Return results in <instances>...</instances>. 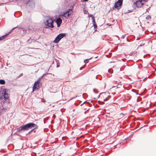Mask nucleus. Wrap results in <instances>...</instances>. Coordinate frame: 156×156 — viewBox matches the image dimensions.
I'll use <instances>...</instances> for the list:
<instances>
[{
	"label": "nucleus",
	"mask_w": 156,
	"mask_h": 156,
	"mask_svg": "<svg viewBox=\"0 0 156 156\" xmlns=\"http://www.w3.org/2000/svg\"><path fill=\"white\" fill-rule=\"evenodd\" d=\"M47 73L44 74L41 77L39 78L34 83V86L33 87V91H35L36 89H38L39 87L40 80V79L42 78Z\"/></svg>",
	"instance_id": "1"
},
{
	"label": "nucleus",
	"mask_w": 156,
	"mask_h": 156,
	"mask_svg": "<svg viewBox=\"0 0 156 156\" xmlns=\"http://www.w3.org/2000/svg\"><path fill=\"white\" fill-rule=\"evenodd\" d=\"M73 10L72 9H68L61 15V16L64 17L66 19H68L69 18Z\"/></svg>",
	"instance_id": "2"
},
{
	"label": "nucleus",
	"mask_w": 156,
	"mask_h": 156,
	"mask_svg": "<svg viewBox=\"0 0 156 156\" xmlns=\"http://www.w3.org/2000/svg\"><path fill=\"white\" fill-rule=\"evenodd\" d=\"M7 91V89H3L2 91V94L5 99V102L7 103H9V95L6 92Z\"/></svg>",
	"instance_id": "3"
},
{
	"label": "nucleus",
	"mask_w": 156,
	"mask_h": 156,
	"mask_svg": "<svg viewBox=\"0 0 156 156\" xmlns=\"http://www.w3.org/2000/svg\"><path fill=\"white\" fill-rule=\"evenodd\" d=\"M53 23L54 21L52 18H50L47 20L46 21L44 22V23L46 26L51 28H53L54 27Z\"/></svg>",
	"instance_id": "4"
},
{
	"label": "nucleus",
	"mask_w": 156,
	"mask_h": 156,
	"mask_svg": "<svg viewBox=\"0 0 156 156\" xmlns=\"http://www.w3.org/2000/svg\"><path fill=\"white\" fill-rule=\"evenodd\" d=\"M66 36V34L65 33H61L59 34L55 38L54 41V42L58 43L62 38L65 37Z\"/></svg>",
	"instance_id": "5"
},
{
	"label": "nucleus",
	"mask_w": 156,
	"mask_h": 156,
	"mask_svg": "<svg viewBox=\"0 0 156 156\" xmlns=\"http://www.w3.org/2000/svg\"><path fill=\"white\" fill-rule=\"evenodd\" d=\"M18 28L20 30H23V31L24 33H26V30H25L23 29L21 27H15L13 28L8 33L6 34L5 35L2 36L0 37V41L2 40H3L5 38H6L7 36H8L9 34L11 33L12 30H14V29H15L16 28Z\"/></svg>",
	"instance_id": "6"
},
{
	"label": "nucleus",
	"mask_w": 156,
	"mask_h": 156,
	"mask_svg": "<svg viewBox=\"0 0 156 156\" xmlns=\"http://www.w3.org/2000/svg\"><path fill=\"white\" fill-rule=\"evenodd\" d=\"M27 124L28 129H33L30 132V133L33 131L34 129H36L38 127V126L36 124L33 123H29Z\"/></svg>",
	"instance_id": "7"
},
{
	"label": "nucleus",
	"mask_w": 156,
	"mask_h": 156,
	"mask_svg": "<svg viewBox=\"0 0 156 156\" xmlns=\"http://www.w3.org/2000/svg\"><path fill=\"white\" fill-rule=\"evenodd\" d=\"M28 129L27 124L21 126L20 128L17 129V131L18 132H20L22 130H27Z\"/></svg>",
	"instance_id": "8"
},
{
	"label": "nucleus",
	"mask_w": 156,
	"mask_h": 156,
	"mask_svg": "<svg viewBox=\"0 0 156 156\" xmlns=\"http://www.w3.org/2000/svg\"><path fill=\"white\" fill-rule=\"evenodd\" d=\"M102 95L103 97V100L104 101H107L110 98V97L108 95V93H104L102 94Z\"/></svg>",
	"instance_id": "9"
},
{
	"label": "nucleus",
	"mask_w": 156,
	"mask_h": 156,
	"mask_svg": "<svg viewBox=\"0 0 156 156\" xmlns=\"http://www.w3.org/2000/svg\"><path fill=\"white\" fill-rule=\"evenodd\" d=\"M142 5V2H141L140 0H139L134 2L133 5V6L135 8H136V7L139 8Z\"/></svg>",
	"instance_id": "10"
},
{
	"label": "nucleus",
	"mask_w": 156,
	"mask_h": 156,
	"mask_svg": "<svg viewBox=\"0 0 156 156\" xmlns=\"http://www.w3.org/2000/svg\"><path fill=\"white\" fill-rule=\"evenodd\" d=\"M27 5L29 6H31L33 7L35 5L34 0H28L27 3Z\"/></svg>",
	"instance_id": "11"
},
{
	"label": "nucleus",
	"mask_w": 156,
	"mask_h": 156,
	"mask_svg": "<svg viewBox=\"0 0 156 156\" xmlns=\"http://www.w3.org/2000/svg\"><path fill=\"white\" fill-rule=\"evenodd\" d=\"M122 4L120 2H119V1H118L115 4L114 6L115 8L119 9L121 8Z\"/></svg>",
	"instance_id": "12"
},
{
	"label": "nucleus",
	"mask_w": 156,
	"mask_h": 156,
	"mask_svg": "<svg viewBox=\"0 0 156 156\" xmlns=\"http://www.w3.org/2000/svg\"><path fill=\"white\" fill-rule=\"evenodd\" d=\"M62 20L60 18H58L56 19V23L57 24L58 27H59L60 26L61 24L62 23Z\"/></svg>",
	"instance_id": "13"
},
{
	"label": "nucleus",
	"mask_w": 156,
	"mask_h": 156,
	"mask_svg": "<svg viewBox=\"0 0 156 156\" xmlns=\"http://www.w3.org/2000/svg\"><path fill=\"white\" fill-rule=\"evenodd\" d=\"M32 42V39L30 38L26 42L27 44H30Z\"/></svg>",
	"instance_id": "14"
},
{
	"label": "nucleus",
	"mask_w": 156,
	"mask_h": 156,
	"mask_svg": "<svg viewBox=\"0 0 156 156\" xmlns=\"http://www.w3.org/2000/svg\"><path fill=\"white\" fill-rule=\"evenodd\" d=\"M5 83V81L2 79L0 80V84H4Z\"/></svg>",
	"instance_id": "15"
},
{
	"label": "nucleus",
	"mask_w": 156,
	"mask_h": 156,
	"mask_svg": "<svg viewBox=\"0 0 156 156\" xmlns=\"http://www.w3.org/2000/svg\"><path fill=\"white\" fill-rule=\"evenodd\" d=\"M92 22L93 23V26H94V28L95 29L97 28V25L96 24V23L95 20L94 21V22L92 21Z\"/></svg>",
	"instance_id": "16"
},
{
	"label": "nucleus",
	"mask_w": 156,
	"mask_h": 156,
	"mask_svg": "<svg viewBox=\"0 0 156 156\" xmlns=\"http://www.w3.org/2000/svg\"><path fill=\"white\" fill-rule=\"evenodd\" d=\"M90 16L92 18V21L94 22L95 20L94 17L93 16V15H92L91 14Z\"/></svg>",
	"instance_id": "17"
},
{
	"label": "nucleus",
	"mask_w": 156,
	"mask_h": 156,
	"mask_svg": "<svg viewBox=\"0 0 156 156\" xmlns=\"http://www.w3.org/2000/svg\"><path fill=\"white\" fill-rule=\"evenodd\" d=\"M92 58H91L88 59H86L84 60V62L85 63H87L88 62V60L91 59Z\"/></svg>",
	"instance_id": "18"
},
{
	"label": "nucleus",
	"mask_w": 156,
	"mask_h": 156,
	"mask_svg": "<svg viewBox=\"0 0 156 156\" xmlns=\"http://www.w3.org/2000/svg\"><path fill=\"white\" fill-rule=\"evenodd\" d=\"M146 18L147 20L150 19H151V17L150 16L148 15L146 17Z\"/></svg>",
	"instance_id": "19"
},
{
	"label": "nucleus",
	"mask_w": 156,
	"mask_h": 156,
	"mask_svg": "<svg viewBox=\"0 0 156 156\" xmlns=\"http://www.w3.org/2000/svg\"><path fill=\"white\" fill-rule=\"evenodd\" d=\"M93 91L94 93H97L98 92V90L95 89H93Z\"/></svg>",
	"instance_id": "20"
},
{
	"label": "nucleus",
	"mask_w": 156,
	"mask_h": 156,
	"mask_svg": "<svg viewBox=\"0 0 156 156\" xmlns=\"http://www.w3.org/2000/svg\"><path fill=\"white\" fill-rule=\"evenodd\" d=\"M140 1L142 2V4L143 5L145 3V2H144V0H140Z\"/></svg>",
	"instance_id": "21"
},
{
	"label": "nucleus",
	"mask_w": 156,
	"mask_h": 156,
	"mask_svg": "<svg viewBox=\"0 0 156 156\" xmlns=\"http://www.w3.org/2000/svg\"><path fill=\"white\" fill-rule=\"evenodd\" d=\"M126 35L125 34V35H123L122 37H121V38H122V39H123L125 37V36Z\"/></svg>",
	"instance_id": "22"
},
{
	"label": "nucleus",
	"mask_w": 156,
	"mask_h": 156,
	"mask_svg": "<svg viewBox=\"0 0 156 156\" xmlns=\"http://www.w3.org/2000/svg\"><path fill=\"white\" fill-rule=\"evenodd\" d=\"M118 1L122 4L123 0H119Z\"/></svg>",
	"instance_id": "23"
},
{
	"label": "nucleus",
	"mask_w": 156,
	"mask_h": 156,
	"mask_svg": "<svg viewBox=\"0 0 156 156\" xmlns=\"http://www.w3.org/2000/svg\"><path fill=\"white\" fill-rule=\"evenodd\" d=\"M32 42H35L36 41V40L34 39H32Z\"/></svg>",
	"instance_id": "24"
},
{
	"label": "nucleus",
	"mask_w": 156,
	"mask_h": 156,
	"mask_svg": "<svg viewBox=\"0 0 156 156\" xmlns=\"http://www.w3.org/2000/svg\"><path fill=\"white\" fill-rule=\"evenodd\" d=\"M144 2H146L148 1V0H144Z\"/></svg>",
	"instance_id": "25"
},
{
	"label": "nucleus",
	"mask_w": 156,
	"mask_h": 156,
	"mask_svg": "<svg viewBox=\"0 0 156 156\" xmlns=\"http://www.w3.org/2000/svg\"><path fill=\"white\" fill-rule=\"evenodd\" d=\"M56 62L57 63V64L58 63V61L57 60L55 59Z\"/></svg>",
	"instance_id": "26"
},
{
	"label": "nucleus",
	"mask_w": 156,
	"mask_h": 156,
	"mask_svg": "<svg viewBox=\"0 0 156 156\" xmlns=\"http://www.w3.org/2000/svg\"><path fill=\"white\" fill-rule=\"evenodd\" d=\"M57 67H58L59 66V65H58V64L57 63Z\"/></svg>",
	"instance_id": "27"
},
{
	"label": "nucleus",
	"mask_w": 156,
	"mask_h": 156,
	"mask_svg": "<svg viewBox=\"0 0 156 156\" xmlns=\"http://www.w3.org/2000/svg\"><path fill=\"white\" fill-rule=\"evenodd\" d=\"M22 75H23V74H22V73H21V74H20V76H22Z\"/></svg>",
	"instance_id": "28"
},
{
	"label": "nucleus",
	"mask_w": 156,
	"mask_h": 156,
	"mask_svg": "<svg viewBox=\"0 0 156 156\" xmlns=\"http://www.w3.org/2000/svg\"><path fill=\"white\" fill-rule=\"evenodd\" d=\"M2 98V97H0V99H1Z\"/></svg>",
	"instance_id": "29"
},
{
	"label": "nucleus",
	"mask_w": 156,
	"mask_h": 156,
	"mask_svg": "<svg viewBox=\"0 0 156 156\" xmlns=\"http://www.w3.org/2000/svg\"><path fill=\"white\" fill-rule=\"evenodd\" d=\"M84 1H87L88 0H83Z\"/></svg>",
	"instance_id": "30"
},
{
	"label": "nucleus",
	"mask_w": 156,
	"mask_h": 156,
	"mask_svg": "<svg viewBox=\"0 0 156 156\" xmlns=\"http://www.w3.org/2000/svg\"><path fill=\"white\" fill-rule=\"evenodd\" d=\"M73 132H73V131H72V133H73Z\"/></svg>",
	"instance_id": "31"
},
{
	"label": "nucleus",
	"mask_w": 156,
	"mask_h": 156,
	"mask_svg": "<svg viewBox=\"0 0 156 156\" xmlns=\"http://www.w3.org/2000/svg\"><path fill=\"white\" fill-rule=\"evenodd\" d=\"M80 70H81V68H80Z\"/></svg>",
	"instance_id": "32"
}]
</instances>
